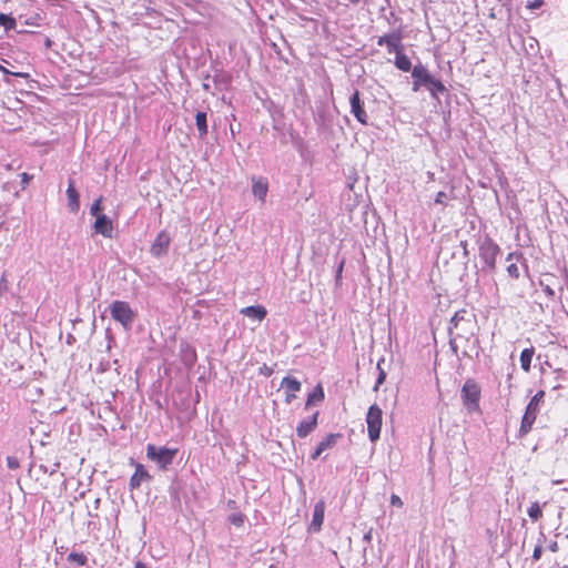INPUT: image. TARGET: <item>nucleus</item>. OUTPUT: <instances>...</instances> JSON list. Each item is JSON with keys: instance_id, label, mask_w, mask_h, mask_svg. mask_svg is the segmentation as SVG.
<instances>
[{"instance_id": "obj_1", "label": "nucleus", "mask_w": 568, "mask_h": 568, "mask_svg": "<svg viewBox=\"0 0 568 568\" xmlns=\"http://www.w3.org/2000/svg\"><path fill=\"white\" fill-rule=\"evenodd\" d=\"M545 390H538L529 400L521 417L519 435L526 436L532 428L539 414V406L544 403Z\"/></svg>"}, {"instance_id": "obj_2", "label": "nucleus", "mask_w": 568, "mask_h": 568, "mask_svg": "<svg viewBox=\"0 0 568 568\" xmlns=\"http://www.w3.org/2000/svg\"><path fill=\"white\" fill-rule=\"evenodd\" d=\"M367 435L372 443H375L381 437L383 425V410L377 404L369 406L366 414Z\"/></svg>"}, {"instance_id": "obj_3", "label": "nucleus", "mask_w": 568, "mask_h": 568, "mask_svg": "<svg viewBox=\"0 0 568 568\" xmlns=\"http://www.w3.org/2000/svg\"><path fill=\"white\" fill-rule=\"evenodd\" d=\"M178 452V448H156L153 444L146 446V457L155 462L162 469H166L173 463Z\"/></svg>"}, {"instance_id": "obj_4", "label": "nucleus", "mask_w": 568, "mask_h": 568, "mask_svg": "<svg viewBox=\"0 0 568 568\" xmlns=\"http://www.w3.org/2000/svg\"><path fill=\"white\" fill-rule=\"evenodd\" d=\"M480 395V387L474 379L469 378L464 383L462 399L468 410L474 412L479 408Z\"/></svg>"}, {"instance_id": "obj_5", "label": "nucleus", "mask_w": 568, "mask_h": 568, "mask_svg": "<svg viewBox=\"0 0 568 568\" xmlns=\"http://www.w3.org/2000/svg\"><path fill=\"white\" fill-rule=\"evenodd\" d=\"M110 313L111 317L124 327H129L135 316L130 304L124 301H114L110 306Z\"/></svg>"}, {"instance_id": "obj_6", "label": "nucleus", "mask_w": 568, "mask_h": 568, "mask_svg": "<svg viewBox=\"0 0 568 568\" xmlns=\"http://www.w3.org/2000/svg\"><path fill=\"white\" fill-rule=\"evenodd\" d=\"M500 247L491 239H486L479 246V257L490 268L495 270Z\"/></svg>"}, {"instance_id": "obj_7", "label": "nucleus", "mask_w": 568, "mask_h": 568, "mask_svg": "<svg viewBox=\"0 0 568 568\" xmlns=\"http://www.w3.org/2000/svg\"><path fill=\"white\" fill-rule=\"evenodd\" d=\"M506 261L510 262L506 268L509 277L518 280L520 276V268H524V271L528 273V265L521 253L511 252L507 255Z\"/></svg>"}, {"instance_id": "obj_8", "label": "nucleus", "mask_w": 568, "mask_h": 568, "mask_svg": "<svg viewBox=\"0 0 568 568\" xmlns=\"http://www.w3.org/2000/svg\"><path fill=\"white\" fill-rule=\"evenodd\" d=\"M349 103L353 115L361 124L366 125L368 123V115L364 109V103L361 100L358 90H355V92L352 94Z\"/></svg>"}, {"instance_id": "obj_9", "label": "nucleus", "mask_w": 568, "mask_h": 568, "mask_svg": "<svg viewBox=\"0 0 568 568\" xmlns=\"http://www.w3.org/2000/svg\"><path fill=\"white\" fill-rule=\"evenodd\" d=\"M413 81V90L417 92L420 87H426L432 82L434 78L429 71L422 64H417L412 70Z\"/></svg>"}, {"instance_id": "obj_10", "label": "nucleus", "mask_w": 568, "mask_h": 568, "mask_svg": "<svg viewBox=\"0 0 568 568\" xmlns=\"http://www.w3.org/2000/svg\"><path fill=\"white\" fill-rule=\"evenodd\" d=\"M131 464L134 465L135 471L130 478L129 487L131 490H134L141 486L142 481L151 480L152 476L149 474L143 464L134 463L133 459H131Z\"/></svg>"}, {"instance_id": "obj_11", "label": "nucleus", "mask_w": 568, "mask_h": 568, "mask_svg": "<svg viewBox=\"0 0 568 568\" xmlns=\"http://www.w3.org/2000/svg\"><path fill=\"white\" fill-rule=\"evenodd\" d=\"M379 47L386 45L388 53H396L403 51L402 38L399 33L385 34L377 40Z\"/></svg>"}, {"instance_id": "obj_12", "label": "nucleus", "mask_w": 568, "mask_h": 568, "mask_svg": "<svg viewBox=\"0 0 568 568\" xmlns=\"http://www.w3.org/2000/svg\"><path fill=\"white\" fill-rule=\"evenodd\" d=\"M93 229H94L95 233L101 234L102 236H104L106 239L113 237V230H114L113 222L105 214L98 215V217H95Z\"/></svg>"}, {"instance_id": "obj_13", "label": "nucleus", "mask_w": 568, "mask_h": 568, "mask_svg": "<svg viewBox=\"0 0 568 568\" xmlns=\"http://www.w3.org/2000/svg\"><path fill=\"white\" fill-rule=\"evenodd\" d=\"M170 243H171L170 235L165 231H161L156 235L154 242L151 245V248H150L151 254L156 257L165 254L169 250Z\"/></svg>"}, {"instance_id": "obj_14", "label": "nucleus", "mask_w": 568, "mask_h": 568, "mask_svg": "<svg viewBox=\"0 0 568 568\" xmlns=\"http://www.w3.org/2000/svg\"><path fill=\"white\" fill-rule=\"evenodd\" d=\"M281 386L285 393V403L290 404L296 398L302 385L296 378L286 376L282 379Z\"/></svg>"}, {"instance_id": "obj_15", "label": "nucleus", "mask_w": 568, "mask_h": 568, "mask_svg": "<svg viewBox=\"0 0 568 568\" xmlns=\"http://www.w3.org/2000/svg\"><path fill=\"white\" fill-rule=\"evenodd\" d=\"M318 412H315L311 417L301 420L296 426V435L298 438L307 437L318 425Z\"/></svg>"}, {"instance_id": "obj_16", "label": "nucleus", "mask_w": 568, "mask_h": 568, "mask_svg": "<svg viewBox=\"0 0 568 568\" xmlns=\"http://www.w3.org/2000/svg\"><path fill=\"white\" fill-rule=\"evenodd\" d=\"M342 438V434L339 433H336V434H328L325 438H323L318 445L316 446L314 453L312 454L311 458L313 460H316L321 455L322 453H324L325 450L327 449H331L333 448L337 440Z\"/></svg>"}, {"instance_id": "obj_17", "label": "nucleus", "mask_w": 568, "mask_h": 568, "mask_svg": "<svg viewBox=\"0 0 568 568\" xmlns=\"http://www.w3.org/2000/svg\"><path fill=\"white\" fill-rule=\"evenodd\" d=\"M252 193L256 196L262 203L265 202L267 192H268V182L265 178L262 176H252Z\"/></svg>"}, {"instance_id": "obj_18", "label": "nucleus", "mask_w": 568, "mask_h": 568, "mask_svg": "<svg viewBox=\"0 0 568 568\" xmlns=\"http://www.w3.org/2000/svg\"><path fill=\"white\" fill-rule=\"evenodd\" d=\"M325 501L323 499H320L314 506L313 518L310 528L315 532H318L322 529L325 516Z\"/></svg>"}, {"instance_id": "obj_19", "label": "nucleus", "mask_w": 568, "mask_h": 568, "mask_svg": "<svg viewBox=\"0 0 568 568\" xmlns=\"http://www.w3.org/2000/svg\"><path fill=\"white\" fill-rule=\"evenodd\" d=\"M68 205L72 212H78L80 209V195L74 187L73 180L69 181L67 189Z\"/></svg>"}, {"instance_id": "obj_20", "label": "nucleus", "mask_w": 568, "mask_h": 568, "mask_svg": "<svg viewBox=\"0 0 568 568\" xmlns=\"http://www.w3.org/2000/svg\"><path fill=\"white\" fill-rule=\"evenodd\" d=\"M241 314L261 322L266 317L267 311L264 306L256 305L242 308Z\"/></svg>"}, {"instance_id": "obj_21", "label": "nucleus", "mask_w": 568, "mask_h": 568, "mask_svg": "<svg viewBox=\"0 0 568 568\" xmlns=\"http://www.w3.org/2000/svg\"><path fill=\"white\" fill-rule=\"evenodd\" d=\"M534 355H535V348L532 346L521 351L519 361H520L521 369L525 373L530 372Z\"/></svg>"}, {"instance_id": "obj_22", "label": "nucleus", "mask_w": 568, "mask_h": 568, "mask_svg": "<svg viewBox=\"0 0 568 568\" xmlns=\"http://www.w3.org/2000/svg\"><path fill=\"white\" fill-rule=\"evenodd\" d=\"M325 398V394L321 384H318L311 394H308L305 408H308L314 403H321Z\"/></svg>"}, {"instance_id": "obj_23", "label": "nucleus", "mask_w": 568, "mask_h": 568, "mask_svg": "<svg viewBox=\"0 0 568 568\" xmlns=\"http://www.w3.org/2000/svg\"><path fill=\"white\" fill-rule=\"evenodd\" d=\"M395 65L397 69L404 72H408L412 70V62L403 51L397 52L395 58Z\"/></svg>"}, {"instance_id": "obj_24", "label": "nucleus", "mask_w": 568, "mask_h": 568, "mask_svg": "<svg viewBox=\"0 0 568 568\" xmlns=\"http://www.w3.org/2000/svg\"><path fill=\"white\" fill-rule=\"evenodd\" d=\"M195 124L199 131V135L201 138L205 136L207 134V120H206V113L199 111L195 115Z\"/></svg>"}, {"instance_id": "obj_25", "label": "nucleus", "mask_w": 568, "mask_h": 568, "mask_svg": "<svg viewBox=\"0 0 568 568\" xmlns=\"http://www.w3.org/2000/svg\"><path fill=\"white\" fill-rule=\"evenodd\" d=\"M426 88L429 90L433 97H436L438 92L443 93L444 91H446V88L443 84V82L435 78L432 79V82H429V84L426 85Z\"/></svg>"}, {"instance_id": "obj_26", "label": "nucleus", "mask_w": 568, "mask_h": 568, "mask_svg": "<svg viewBox=\"0 0 568 568\" xmlns=\"http://www.w3.org/2000/svg\"><path fill=\"white\" fill-rule=\"evenodd\" d=\"M528 516L531 520L537 521L542 517V510L540 508V505L535 501L530 505V507L527 510Z\"/></svg>"}, {"instance_id": "obj_27", "label": "nucleus", "mask_w": 568, "mask_h": 568, "mask_svg": "<svg viewBox=\"0 0 568 568\" xmlns=\"http://www.w3.org/2000/svg\"><path fill=\"white\" fill-rule=\"evenodd\" d=\"M16 19L4 14L0 13V26L4 27L6 30H11L16 28Z\"/></svg>"}, {"instance_id": "obj_28", "label": "nucleus", "mask_w": 568, "mask_h": 568, "mask_svg": "<svg viewBox=\"0 0 568 568\" xmlns=\"http://www.w3.org/2000/svg\"><path fill=\"white\" fill-rule=\"evenodd\" d=\"M68 561L70 562H77L78 565L80 566H84L88 561V558L82 552H70L68 555Z\"/></svg>"}, {"instance_id": "obj_29", "label": "nucleus", "mask_w": 568, "mask_h": 568, "mask_svg": "<svg viewBox=\"0 0 568 568\" xmlns=\"http://www.w3.org/2000/svg\"><path fill=\"white\" fill-rule=\"evenodd\" d=\"M466 314V311L465 310H462L459 312H456L454 314V316L452 317L450 320V325L448 327V331L450 334L454 333V329L457 328V325H458V321L464 318V315Z\"/></svg>"}, {"instance_id": "obj_30", "label": "nucleus", "mask_w": 568, "mask_h": 568, "mask_svg": "<svg viewBox=\"0 0 568 568\" xmlns=\"http://www.w3.org/2000/svg\"><path fill=\"white\" fill-rule=\"evenodd\" d=\"M101 204H102V196H100L99 199H97L93 202V204L90 209L91 215H93L95 217H98V215H103V213H101V209H102Z\"/></svg>"}, {"instance_id": "obj_31", "label": "nucleus", "mask_w": 568, "mask_h": 568, "mask_svg": "<svg viewBox=\"0 0 568 568\" xmlns=\"http://www.w3.org/2000/svg\"><path fill=\"white\" fill-rule=\"evenodd\" d=\"M230 521H231L233 525H235V526L240 527V526H242V525L244 524V515H243V514H241V513H239V514H234V515H232V516L230 517Z\"/></svg>"}, {"instance_id": "obj_32", "label": "nucleus", "mask_w": 568, "mask_h": 568, "mask_svg": "<svg viewBox=\"0 0 568 568\" xmlns=\"http://www.w3.org/2000/svg\"><path fill=\"white\" fill-rule=\"evenodd\" d=\"M20 178H21V189L26 190L27 186L29 185L30 181L33 179V176L27 172H23L20 174Z\"/></svg>"}, {"instance_id": "obj_33", "label": "nucleus", "mask_w": 568, "mask_h": 568, "mask_svg": "<svg viewBox=\"0 0 568 568\" xmlns=\"http://www.w3.org/2000/svg\"><path fill=\"white\" fill-rule=\"evenodd\" d=\"M445 200H446V193L443 191H439L436 194L435 202L438 204H442V205H446Z\"/></svg>"}, {"instance_id": "obj_34", "label": "nucleus", "mask_w": 568, "mask_h": 568, "mask_svg": "<svg viewBox=\"0 0 568 568\" xmlns=\"http://www.w3.org/2000/svg\"><path fill=\"white\" fill-rule=\"evenodd\" d=\"M544 4V0H534L527 3V9H538Z\"/></svg>"}, {"instance_id": "obj_35", "label": "nucleus", "mask_w": 568, "mask_h": 568, "mask_svg": "<svg viewBox=\"0 0 568 568\" xmlns=\"http://www.w3.org/2000/svg\"><path fill=\"white\" fill-rule=\"evenodd\" d=\"M540 285L542 287V291L546 293L547 296L554 297L555 291L550 287V285H545L544 282H540Z\"/></svg>"}, {"instance_id": "obj_36", "label": "nucleus", "mask_w": 568, "mask_h": 568, "mask_svg": "<svg viewBox=\"0 0 568 568\" xmlns=\"http://www.w3.org/2000/svg\"><path fill=\"white\" fill-rule=\"evenodd\" d=\"M390 504L393 506H396V507H399V508L403 506V501H402L400 497L397 496V495H392L390 496Z\"/></svg>"}, {"instance_id": "obj_37", "label": "nucleus", "mask_w": 568, "mask_h": 568, "mask_svg": "<svg viewBox=\"0 0 568 568\" xmlns=\"http://www.w3.org/2000/svg\"><path fill=\"white\" fill-rule=\"evenodd\" d=\"M541 554H542V548H541V546H540V545H537V546L535 547V549H534L532 558H534L535 560H539V559H540V557H541Z\"/></svg>"}, {"instance_id": "obj_38", "label": "nucleus", "mask_w": 568, "mask_h": 568, "mask_svg": "<svg viewBox=\"0 0 568 568\" xmlns=\"http://www.w3.org/2000/svg\"><path fill=\"white\" fill-rule=\"evenodd\" d=\"M7 462H8V466H9L10 468H17V467L19 466V464H18L17 459H16V458H13V457H8V458H7Z\"/></svg>"}, {"instance_id": "obj_39", "label": "nucleus", "mask_w": 568, "mask_h": 568, "mask_svg": "<svg viewBox=\"0 0 568 568\" xmlns=\"http://www.w3.org/2000/svg\"><path fill=\"white\" fill-rule=\"evenodd\" d=\"M548 550L551 551V552H556L558 551L559 549V546H558V542L557 541H552L548 545Z\"/></svg>"}, {"instance_id": "obj_40", "label": "nucleus", "mask_w": 568, "mask_h": 568, "mask_svg": "<svg viewBox=\"0 0 568 568\" xmlns=\"http://www.w3.org/2000/svg\"><path fill=\"white\" fill-rule=\"evenodd\" d=\"M385 378H386V374H385V372L382 369V371L379 372V376H378V378H377L376 386L381 385V384L385 381Z\"/></svg>"}, {"instance_id": "obj_41", "label": "nucleus", "mask_w": 568, "mask_h": 568, "mask_svg": "<svg viewBox=\"0 0 568 568\" xmlns=\"http://www.w3.org/2000/svg\"><path fill=\"white\" fill-rule=\"evenodd\" d=\"M135 568H148V566L141 561H136Z\"/></svg>"}, {"instance_id": "obj_42", "label": "nucleus", "mask_w": 568, "mask_h": 568, "mask_svg": "<svg viewBox=\"0 0 568 568\" xmlns=\"http://www.w3.org/2000/svg\"><path fill=\"white\" fill-rule=\"evenodd\" d=\"M0 71H2V72H4V73H10V72H9L4 67H2L1 64H0Z\"/></svg>"}, {"instance_id": "obj_43", "label": "nucleus", "mask_w": 568, "mask_h": 568, "mask_svg": "<svg viewBox=\"0 0 568 568\" xmlns=\"http://www.w3.org/2000/svg\"><path fill=\"white\" fill-rule=\"evenodd\" d=\"M265 374H266V375H271V374H272V369H270V368H265Z\"/></svg>"}, {"instance_id": "obj_44", "label": "nucleus", "mask_w": 568, "mask_h": 568, "mask_svg": "<svg viewBox=\"0 0 568 568\" xmlns=\"http://www.w3.org/2000/svg\"><path fill=\"white\" fill-rule=\"evenodd\" d=\"M361 0H349L352 4H357Z\"/></svg>"}, {"instance_id": "obj_45", "label": "nucleus", "mask_w": 568, "mask_h": 568, "mask_svg": "<svg viewBox=\"0 0 568 568\" xmlns=\"http://www.w3.org/2000/svg\"><path fill=\"white\" fill-rule=\"evenodd\" d=\"M13 75H17V77H23L24 74L22 73H12Z\"/></svg>"}]
</instances>
